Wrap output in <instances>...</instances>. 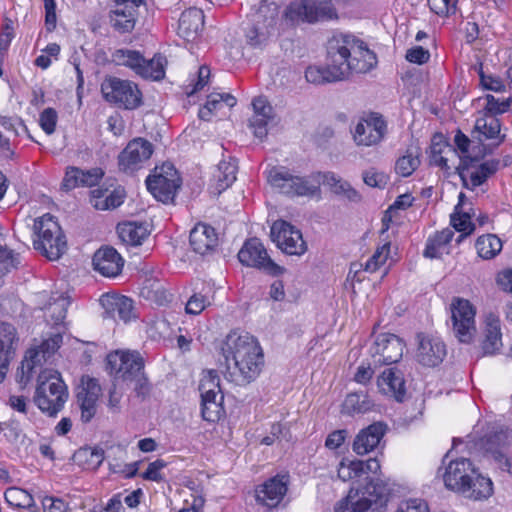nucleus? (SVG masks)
<instances>
[{
    "instance_id": "nucleus-1",
    "label": "nucleus",
    "mask_w": 512,
    "mask_h": 512,
    "mask_svg": "<svg viewBox=\"0 0 512 512\" xmlns=\"http://www.w3.org/2000/svg\"><path fill=\"white\" fill-rule=\"evenodd\" d=\"M225 359L224 377L237 386L255 381L264 366V355L258 341L248 333H229L221 346Z\"/></svg>"
},
{
    "instance_id": "nucleus-2",
    "label": "nucleus",
    "mask_w": 512,
    "mask_h": 512,
    "mask_svg": "<svg viewBox=\"0 0 512 512\" xmlns=\"http://www.w3.org/2000/svg\"><path fill=\"white\" fill-rule=\"evenodd\" d=\"M327 57L332 63H336L343 80L351 73H367L377 63L376 54L367 44L348 33H338L329 39Z\"/></svg>"
},
{
    "instance_id": "nucleus-3",
    "label": "nucleus",
    "mask_w": 512,
    "mask_h": 512,
    "mask_svg": "<svg viewBox=\"0 0 512 512\" xmlns=\"http://www.w3.org/2000/svg\"><path fill=\"white\" fill-rule=\"evenodd\" d=\"M106 370L114 382L133 384L138 396L149 392L148 380L144 374V361L138 352L116 350L106 357Z\"/></svg>"
},
{
    "instance_id": "nucleus-4",
    "label": "nucleus",
    "mask_w": 512,
    "mask_h": 512,
    "mask_svg": "<svg viewBox=\"0 0 512 512\" xmlns=\"http://www.w3.org/2000/svg\"><path fill=\"white\" fill-rule=\"evenodd\" d=\"M68 397L67 386L58 371L40 370L33 401L42 413L55 417L63 409Z\"/></svg>"
},
{
    "instance_id": "nucleus-5",
    "label": "nucleus",
    "mask_w": 512,
    "mask_h": 512,
    "mask_svg": "<svg viewBox=\"0 0 512 512\" xmlns=\"http://www.w3.org/2000/svg\"><path fill=\"white\" fill-rule=\"evenodd\" d=\"M34 231L37 235L34 248L49 260H57L65 253L66 238L54 216L47 213L35 219Z\"/></svg>"
},
{
    "instance_id": "nucleus-6",
    "label": "nucleus",
    "mask_w": 512,
    "mask_h": 512,
    "mask_svg": "<svg viewBox=\"0 0 512 512\" xmlns=\"http://www.w3.org/2000/svg\"><path fill=\"white\" fill-rule=\"evenodd\" d=\"M337 18L334 6L329 2L313 0H297L292 2L284 12V19L289 25L300 22L314 23L317 21Z\"/></svg>"
},
{
    "instance_id": "nucleus-7",
    "label": "nucleus",
    "mask_w": 512,
    "mask_h": 512,
    "mask_svg": "<svg viewBox=\"0 0 512 512\" xmlns=\"http://www.w3.org/2000/svg\"><path fill=\"white\" fill-rule=\"evenodd\" d=\"M103 98L120 108L136 109L141 105L142 94L138 86L115 76L106 77L101 84Z\"/></svg>"
},
{
    "instance_id": "nucleus-8",
    "label": "nucleus",
    "mask_w": 512,
    "mask_h": 512,
    "mask_svg": "<svg viewBox=\"0 0 512 512\" xmlns=\"http://www.w3.org/2000/svg\"><path fill=\"white\" fill-rule=\"evenodd\" d=\"M146 186L157 200L168 203L173 201L180 187V177L172 164L165 163L156 167L154 174L147 177Z\"/></svg>"
},
{
    "instance_id": "nucleus-9",
    "label": "nucleus",
    "mask_w": 512,
    "mask_h": 512,
    "mask_svg": "<svg viewBox=\"0 0 512 512\" xmlns=\"http://www.w3.org/2000/svg\"><path fill=\"white\" fill-rule=\"evenodd\" d=\"M451 321L455 337L461 343H470L475 335V308L463 298H454L450 305Z\"/></svg>"
},
{
    "instance_id": "nucleus-10",
    "label": "nucleus",
    "mask_w": 512,
    "mask_h": 512,
    "mask_svg": "<svg viewBox=\"0 0 512 512\" xmlns=\"http://www.w3.org/2000/svg\"><path fill=\"white\" fill-rule=\"evenodd\" d=\"M384 495L385 488L370 481L362 489H350L348 495L337 503L335 512H367Z\"/></svg>"
},
{
    "instance_id": "nucleus-11",
    "label": "nucleus",
    "mask_w": 512,
    "mask_h": 512,
    "mask_svg": "<svg viewBox=\"0 0 512 512\" xmlns=\"http://www.w3.org/2000/svg\"><path fill=\"white\" fill-rule=\"evenodd\" d=\"M268 182L281 193L290 196H313L319 191V186L312 184L307 177L294 176L284 168H272Z\"/></svg>"
},
{
    "instance_id": "nucleus-12",
    "label": "nucleus",
    "mask_w": 512,
    "mask_h": 512,
    "mask_svg": "<svg viewBox=\"0 0 512 512\" xmlns=\"http://www.w3.org/2000/svg\"><path fill=\"white\" fill-rule=\"evenodd\" d=\"M238 259L245 266L262 269L273 276L281 275L285 271L269 257L258 238H251L244 243L238 252Z\"/></svg>"
},
{
    "instance_id": "nucleus-13",
    "label": "nucleus",
    "mask_w": 512,
    "mask_h": 512,
    "mask_svg": "<svg viewBox=\"0 0 512 512\" xmlns=\"http://www.w3.org/2000/svg\"><path fill=\"white\" fill-rule=\"evenodd\" d=\"M387 133V123L378 113H370L362 117L352 132L357 146H376L380 144Z\"/></svg>"
},
{
    "instance_id": "nucleus-14",
    "label": "nucleus",
    "mask_w": 512,
    "mask_h": 512,
    "mask_svg": "<svg viewBox=\"0 0 512 512\" xmlns=\"http://www.w3.org/2000/svg\"><path fill=\"white\" fill-rule=\"evenodd\" d=\"M271 238L276 246L288 255L301 256L307 251L301 231L284 220L273 223Z\"/></svg>"
},
{
    "instance_id": "nucleus-15",
    "label": "nucleus",
    "mask_w": 512,
    "mask_h": 512,
    "mask_svg": "<svg viewBox=\"0 0 512 512\" xmlns=\"http://www.w3.org/2000/svg\"><path fill=\"white\" fill-rule=\"evenodd\" d=\"M154 151L153 144L141 137L128 142L118 156L119 169L126 173H132L143 167L150 159Z\"/></svg>"
},
{
    "instance_id": "nucleus-16",
    "label": "nucleus",
    "mask_w": 512,
    "mask_h": 512,
    "mask_svg": "<svg viewBox=\"0 0 512 512\" xmlns=\"http://www.w3.org/2000/svg\"><path fill=\"white\" fill-rule=\"evenodd\" d=\"M478 160L465 161L458 165L457 172L466 189L474 190L494 175L500 165L498 159L487 160L476 164Z\"/></svg>"
},
{
    "instance_id": "nucleus-17",
    "label": "nucleus",
    "mask_w": 512,
    "mask_h": 512,
    "mask_svg": "<svg viewBox=\"0 0 512 512\" xmlns=\"http://www.w3.org/2000/svg\"><path fill=\"white\" fill-rule=\"evenodd\" d=\"M405 349L404 341L395 334H379L372 347L374 362L379 365H391L397 363L403 357Z\"/></svg>"
},
{
    "instance_id": "nucleus-18",
    "label": "nucleus",
    "mask_w": 512,
    "mask_h": 512,
    "mask_svg": "<svg viewBox=\"0 0 512 512\" xmlns=\"http://www.w3.org/2000/svg\"><path fill=\"white\" fill-rule=\"evenodd\" d=\"M475 470L476 468L470 459L461 457L451 460L443 474L446 488L457 493L468 491V483L475 474Z\"/></svg>"
},
{
    "instance_id": "nucleus-19",
    "label": "nucleus",
    "mask_w": 512,
    "mask_h": 512,
    "mask_svg": "<svg viewBox=\"0 0 512 512\" xmlns=\"http://www.w3.org/2000/svg\"><path fill=\"white\" fill-rule=\"evenodd\" d=\"M102 395V388L98 380L83 376L77 388L76 399L81 410V420L88 423L96 415L97 403Z\"/></svg>"
},
{
    "instance_id": "nucleus-20",
    "label": "nucleus",
    "mask_w": 512,
    "mask_h": 512,
    "mask_svg": "<svg viewBox=\"0 0 512 512\" xmlns=\"http://www.w3.org/2000/svg\"><path fill=\"white\" fill-rule=\"evenodd\" d=\"M483 335L480 342L479 356H494L501 352L503 347L501 320L494 312H487L484 315Z\"/></svg>"
},
{
    "instance_id": "nucleus-21",
    "label": "nucleus",
    "mask_w": 512,
    "mask_h": 512,
    "mask_svg": "<svg viewBox=\"0 0 512 512\" xmlns=\"http://www.w3.org/2000/svg\"><path fill=\"white\" fill-rule=\"evenodd\" d=\"M18 342L17 329L10 323L0 322V383L6 378Z\"/></svg>"
},
{
    "instance_id": "nucleus-22",
    "label": "nucleus",
    "mask_w": 512,
    "mask_h": 512,
    "mask_svg": "<svg viewBox=\"0 0 512 512\" xmlns=\"http://www.w3.org/2000/svg\"><path fill=\"white\" fill-rule=\"evenodd\" d=\"M417 360L424 366L435 367L439 365L446 356V346L438 337L418 336Z\"/></svg>"
},
{
    "instance_id": "nucleus-23",
    "label": "nucleus",
    "mask_w": 512,
    "mask_h": 512,
    "mask_svg": "<svg viewBox=\"0 0 512 512\" xmlns=\"http://www.w3.org/2000/svg\"><path fill=\"white\" fill-rule=\"evenodd\" d=\"M288 482L287 475H276L268 479L256 488V500L268 507H276L287 492Z\"/></svg>"
},
{
    "instance_id": "nucleus-24",
    "label": "nucleus",
    "mask_w": 512,
    "mask_h": 512,
    "mask_svg": "<svg viewBox=\"0 0 512 512\" xmlns=\"http://www.w3.org/2000/svg\"><path fill=\"white\" fill-rule=\"evenodd\" d=\"M115 9L110 13V21L115 30L127 33L134 29L137 8L142 0H115Z\"/></svg>"
},
{
    "instance_id": "nucleus-25",
    "label": "nucleus",
    "mask_w": 512,
    "mask_h": 512,
    "mask_svg": "<svg viewBox=\"0 0 512 512\" xmlns=\"http://www.w3.org/2000/svg\"><path fill=\"white\" fill-rule=\"evenodd\" d=\"M473 137L480 143L493 141V146L498 147L505 141L506 135L501 134V122L497 117L484 115L478 112L473 129Z\"/></svg>"
},
{
    "instance_id": "nucleus-26",
    "label": "nucleus",
    "mask_w": 512,
    "mask_h": 512,
    "mask_svg": "<svg viewBox=\"0 0 512 512\" xmlns=\"http://www.w3.org/2000/svg\"><path fill=\"white\" fill-rule=\"evenodd\" d=\"M189 242L195 253L207 255L216 249L219 239L215 228L205 223H198L190 231Z\"/></svg>"
},
{
    "instance_id": "nucleus-27",
    "label": "nucleus",
    "mask_w": 512,
    "mask_h": 512,
    "mask_svg": "<svg viewBox=\"0 0 512 512\" xmlns=\"http://www.w3.org/2000/svg\"><path fill=\"white\" fill-rule=\"evenodd\" d=\"M387 426L375 422L359 431L353 442V451L357 455H365L376 449L386 433Z\"/></svg>"
},
{
    "instance_id": "nucleus-28",
    "label": "nucleus",
    "mask_w": 512,
    "mask_h": 512,
    "mask_svg": "<svg viewBox=\"0 0 512 512\" xmlns=\"http://www.w3.org/2000/svg\"><path fill=\"white\" fill-rule=\"evenodd\" d=\"M93 266L105 277H116L124 266V260L113 247H102L93 256Z\"/></svg>"
},
{
    "instance_id": "nucleus-29",
    "label": "nucleus",
    "mask_w": 512,
    "mask_h": 512,
    "mask_svg": "<svg viewBox=\"0 0 512 512\" xmlns=\"http://www.w3.org/2000/svg\"><path fill=\"white\" fill-rule=\"evenodd\" d=\"M377 387L380 393L402 402L406 396V385L401 371L388 368L377 378Z\"/></svg>"
},
{
    "instance_id": "nucleus-30",
    "label": "nucleus",
    "mask_w": 512,
    "mask_h": 512,
    "mask_svg": "<svg viewBox=\"0 0 512 512\" xmlns=\"http://www.w3.org/2000/svg\"><path fill=\"white\" fill-rule=\"evenodd\" d=\"M380 461L377 458H370L367 461L342 460L338 466V478L342 481H349L360 478L363 475L377 474L380 471Z\"/></svg>"
},
{
    "instance_id": "nucleus-31",
    "label": "nucleus",
    "mask_w": 512,
    "mask_h": 512,
    "mask_svg": "<svg viewBox=\"0 0 512 512\" xmlns=\"http://www.w3.org/2000/svg\"><path fill=\"white\" fill-rule=\"evenodd\" d=\"M203 25V11L195 7L189 8L180 16L178 34L187 41H194L202 31Z\"/></svg>"
},
{
    "instance_id": "nucleus-32",
    "label": "nucleus",
    "mask_w": 512,
    "mask_h": 512,
    "mask_svg": "<svg viewBox=\"0 0 512 512\" xmlns=\"http://www.w3.org/2000/svg\"><path fill=\"white\" fill-rule=\"evenodd\" d=\"M101 303L106 313L114 319L128 322L135 317L133 301L126 296L105 295Z\"/></svg>"
},
{
    "instance_id": "nucleus-33",
    "label": "nucleus",
    "mask_w": 512,
    "mask_h": 512,
    "mask_svg": "<svg viewBox=\"0 0 512 512\" xmlns=\"http://www.w3.org/2000/svg\"><path fill=\"white\" fill-rule=\"evenodd\" d=\"M454 230L445 228L428 237L423 255L429 259L441 258L450 253V243L454 237Z\"/></svg>"
},
{
    "instance_id": "nucleus-34",
    "label": "nucleus",
    "mask_w": 512,
    "mask_h": 512,
    "mask_svg": "<svg viewBox=\"0 0 512 512\" xmlns=\"http://www.w3.org/2000/svg\"><path fill=\"white\" fill-rule=\"evenodd\" d=\"M47 359V356L38 347L27 350L17 371L18 382L26 385L33 378L34 374L37 373V369H41Z\"/></svg>"
},
{
    "instance_id": "nucleus-35",
    "label": "nucleus",
    "mask_w": 512,
    "mask_h": 512,
    "mask_svg": "<svg viewBox=\"0 0 512 512\" xmlns=\"http://www.w3.org/2000/svg\"><path fill=\"white\" fill-rule=\"evenodd\" d=\"M328 64L322 66H309L305 71V78L309 83L321 85L341 81L342 72H339L336 63L328 59Z\"/></svg>"
},
{
    "instance_id": "nucleus-36",
    "label": "nucleus",
    "mask_w": 512,
    "mask_h": 512,
    "mask_svg": "<svg viewBox=\"0 0 512 512\" xmlns=\"http://www.w3.org/2000/svg\"><path fill=\"white\" fill-rule=\"evenodd\" d=\"M456 151L459 153L460 163L471 160H479L486 153V148L480 145H472V141L461 130H457L454 136Z\"/></svg>"
},
{
    "instance_id": "nucleus-37",
    "label": "nucleus",
    "mask_w": 512,
    "mask_h": 512,
    "mask_svg": "<svg viewBox=\"0 0 512 512\" xmlns=\"http://www.w3.org/2000/svg\"><path fill=\"white\" fill-rule=\"evenodd\" d=\"M75 465L84 470H96L104 460V450L98 447H81L72 456Z\"/></svg>"
},
{
    "instance_id": "nucleus-38",
    "label": "nucleus",
    "mask_w": 512,
    "mask_h": 512,
    "mask_svg": "<svg viewBox=\"0 0 512 512\" xmlns=\"http://www.w3.org/2000/svg\"><path fill=\"white\" fill-rule=\"evenodd\" d=\"M121 241L127 245L138 246L149 236V230L143 223L126 222L117 226Z\"/></svg>"
},
{
    "instance_id": "nucleus-39",
    "label": "nucleus",
    "mask_w": 512,
    "mask_h": 512,
    "mask_svg": "<svg viewBox=\"0 0 512 512\" xmlns=\"http://www.w3.org/2000/svg\"><path fill=\"white\" fill-rule=\"evenodd\" d=\"M323 184L328 186L330 190L339 196H342L349 201H359V193L348 183L342 180L333 172H326L322 175Z\"/></svg>"
},
{
    "instance_id": "nucleus-40",
    "label": "nucleus",
    "mask_w": 512,
    "mask_h": 512,
    "mask_svg": "<svg viewBox=\"0 0 512 512\" xmlns=\"http://www.w3.org/2000/svg\"><path fill=\"white\" fill-rule=\"evenodd\" d=\"M469 490L461 492L467 498L473 500L487 499L493 493V484L490 478L482 476L477 469L471 481L468 483Z\"/></svg>"
},
{
    "instance_id": "nucleus-41",
    "label": "nucleus",
    "mask_w": 512,
    "mask_h": 512,
    "mask_svg": "<svg viewBox=\"0 0 512 512\" xmlns=\"http://www.w3.org/2000/svg\"><path fill=\"white\" fill-rule=\"evenodd\" d=\"M223 394L216 395L212 393L211 395H202L201 396V415L205 421L208 422H216L218 421L222 414L224 413L223 408Z\"/></svg>"
},
{
    "instance_id": "nucleus-42",
    "label": "nucleus",
    "mask_w": 512,
    "mask_h": 512,
    "mask_svg": "<svg viewBox=\"0 0 512 512\" xmlns=\"http://www.w3.org/2000/svg\"><path fill=\"white\" fill-rule=\"evenodd\" d=\"M375 404L366 393H350L346 396L343 403V412L348 415L364 414L371 411Z\"/></svg>"
},
{
    "instance_id": "nucleus-43",
    "label": "nucleus",
    "mask_w": 512,
    "mask_h": 512,
    "mask_svg": "<svg viewBox=\"0 0 512 512\" xmlns=\"http://www.w3.org/2000/svg\"><path fill=\"white\" fill-rule=\"evenodd\" d=\"M224 105L232 108L236 105V98L231 94L212 93L207 97L205 106L200 109L199 117L209 121L214 111L221 109Z\"/></svg>"
},
{
    "instance_id": "nucleus-44",
    "label": "nucleus",
    "mask_w": 512,
    "mask_h": 512,
    "mask_svg": "<svg viewBox=\"0 0 512 512\" xmlns=\"http://www.w3.org/2000/svg\"><path fill=\"white\" fill-rule=\"evenodd\" d=\"M237 162L235 158L229 157V160H222L214 173L217 181V189L223 191L230 187L236 180Z\"/></svg>"
},
{
    "instance_id": "nucleus-45",
    "label": "nucleus",
    "mask_w": 512,
    "mask_h": 512,
    "mask_svg": "<svg viewBox=\"0 0 512 512\" xmlns=\"http://www.w3.org/2000/svg\"><path fill=\"white\" fill-rule=\"evenodd\" d=\"M111 57L116 65L126 66L140 76L144 56L139 51L124 48L117 49L112 53Z\"/></svg>"
},
{
    "instance_id": "nucleus-46",
    "label": "nucleus",
    "mask_w": 512,
    "mask_h": 512,
    "mask_svg": "<svg viewBox=\"0 0 512 512\" xmlns=\"http://www.w3.org/2000/svg\"><path fill=\"white\" fill-rule=\"evenodd\" d=\"M502 241L495 234H486L479 236L475 247L479 257L485 260L493 259L502 250Z\"/></svg>"
},
{
    "instance_id": "nucleus-47",
    "label": "nucleus",
    "mask_w": 512,
    "mask_h": 512,
    "mask_svg": "<svg viewBox=\"0 0 512 512\" xmlns=\"http://www.w3.org/2000/svg\"><path fill=\"white\" fill-rule=\"evenodd\" d=\"M52 301H50L45 307V316L47 321L51 322L53 325L58 326L64 323L66 318L67 308L70 304L67 297L63 295H58L57 297H52Z\"/></svg>"
},
{
    "instance_id": "nucleus-48",
    "label": "nucleus",
    "mask_w": 512,
    "mask_h": 512,
    "mask_svg": "<svg viewBox=\"0 0 512 512\" xmlns=\"http://www.w3.org/2000/svg\"><path fill=\"white\" fill-rule=\"evenodd\" d=\"M6 502L16 508L31 509L35 506L33 496L19 487H9L4 493Z\"/></svg>"
},
{
    "instance_id": "nucleus-49",
    "label": "nucleus",
    "mask_w": 512,
    "mask_h": 512,
    "mask_svg": "<svg viewBox=\"0 0 512 512\" xmlns=\"http://www.w3.org/2000/svg\"><path fill=\"white\" fill-rule=\"evenodd\" d=\"M166 64V58L160 54L155 55L149 61L144 58V63L141 65L142 70L140 76L143 78H151L153 80H161L165 76Z\"/></svg>"
},
{
    "instance_id": "nucleus-50",
    "label": "nucleus",
    "mask_w": 512,
    "mask_h": 512,
    "mask_svg": "<svg viewBox=\"0 0 512 512\" xmlns=\"http://www.w3.org/2000/svg\"><path fill=\"white\" fill-rule=\"evenodd\" d=\"M278 16V6L275 2H269L268 0H263L256 10V12L252 15L253 21L259 20L262 25L272 27L275 24V20Z\"/></svg>"
},
{
    "instance_id": "nucleus-51",
    "label": "nucleus",
    "mask_w": 512,
    "mask_h": 512,
    "mask_svg": "<svg viewBox=\"0 0 512 512\" xmlns=\"http://www.w3.org/2000/svg\"><path fill=\"white\" fill-rule=\"evenodd\" d=\"M451 224L455 230L463 233L458 237V243H460L465 236L470 235L475 229L470 214L462 212L461 210H455L451 215Z\"/></svg>"
},
{
    "instance_id": "nucleus-52",
    "label": "nucleus",
    "mask_w": 512,
    "mask_h": 512,
    "mask_svg": "<svg viewBox=\"0 0 512 512\" xmlns=\"http://www.w3.org/2000/svg\"><path fill=\"white\" fill-rule=\"evenodd\" d=\"M199 390L202 395H216L222 394L220 387V378L216 370H207L203 372V376L200 380Z\"/></svg>"
},
{
    "instance_id": "nucleus-53",
    "label": "nucleus",
    "mask_w": 512,
    "mask_h": 512,
    "mask_svg": "<svg viewBox=\"0 0 512 512\" xmlns=\"http://www.w3.org/2000/svg\"><path fill=\"white\" fill-rule=\"evenodd\" d=\"M486 104L484 108L479 111V113L484 115H490L497 117L499 114H503L509 110L511 106V99H499L495 98L493 95H486L485 97Z\"/></svg>"
},
{
    "instance_id": "nucleus-54",
    "label": "nucleus",
    "mask_w": 512,
    "mask_h": 512,
    "mask_svg": "<svg viewBox=\"0 0 512 512\" xmlns=\"http://www.w3.org/2000/svg\"><path fill=\"white\" fill-rule=\"evenodd\" d=\"M420 165L418 155L407 152L396 161L395 171L402 177L410 176Z\"/></svg>"
},
{
    "instance_id": "nucleus-55",
    "label": "nucleus",
    "mask_w": 512,
    "mask_h": 512,
    "mask_svg": "<svg viewBox=\"0 0 512 512\" xmlns=\"http://www.w3.org/2000/svg\"><path fill=\"white\" fill-rule=\"evenodd\" d=\"M390 252L388 243L376 249L374 254L366 261L364 270L370 273L376 272L383 264L386 263Z\"/></svg>"
},
{
    "instance_id": "nucleus-56",
    "label": "nucleus",
    "mask_w": 512,
    "mask_h": 512,
    "mask_svg": "<svg viewBox=\"0 0 512 512\" xmlns=\"http://www.w3.org/2000/svg\"><path fill=\"white\" fill-rule=\"evenodd\" d=\"M253 22V26L246 32V37L250 45L259 46L266 41L270 27L262 25L259 20Z\"/></svg>"
},
{
    "instance_id": "nucleus-57",
    "label": "nucleus",
    "mask_w": 512,
    "mask_h": 512,
    "mask_svg": "<svg viewBox=\"0 0 512 512\" xmlns=\"http://www.w3.org/2000/svg\"><path fill=\"white\" fill-rule=\"evenodd\" d=\"M125 198V191L123 189H114L109 191L106 189L105 204H96L97 210H110L119 207Z\"/></svg>"
},
{
    "instance_id": "nucleus-58",
    "label": "nucleus",
    "mask_w": 512,
    "mask_h": 512,
    "mask_svg": "<svg viewBox=\"0 0 512 512\" xmlns=\"http://www.w3.org/2000/svg\"><path fill=\"white\" fill-rule=\"evenodd\" d=\"M58 120V114L54 108L44 109L39 117V124L43 131L50 135L54 133Z\"/></svg>"
},
{
    "instance_id": "nucleus-59",
    "label": "nucleus",
    "mask_w": 512,
    "mask_h": 512,
    "mask_svg": "<svg viewBox=\"0 0 512 512\" xmlns=\"http://www.w3.org/2000/svg\"><path fill=\"white\" fill-rule=\"evenodd\" d=\"M272 118L273 117L253 114L249 121V126L253 129V133L257 138L263 139L264 137L267 136V125Z\"/></svg>"
},
{
    "instance_id": "nucleus-60",
    "label": "nucleus",
    "mask_w": 512,
    "mask_h": 512,
    "mask_svg": "<svg viewBox=\"0 0 512 512\" xmlns=\"http://www.w3.org/2000/svg\"><path fill=\"white\" fill-rule=\"evenodd\" d=\"M208 305L209 301L205 296L195 293L188 299L185 311L187 314L199 315Z\"/></svg>"
},
{
    "instance_id": "nucleus-61",
    "label": "nucleus",
    "mask_w": 512,
    "mask_h": 512,
    "mask_svg": "<svg viewBox=\"0 0 512 512\" xmlns=\"http://www.w3.org/2000/svg\"><path fill=\"white\" fill-rule=\"evenodd\" d=\"M123 392L117 388V383L113 382L107 394V407L109 412L117 414L121 411V400Z\"/></svg>"
},
{
    "instance_id": "nucleus-62",
    "label": "nucleus",
    "mask_w": 512,
    "mask_h": 512,
    "mask_svg": "<svg viewBox=\"0 0 512 512\" xmlns=\"http://www.w3.org/2000/svg\"><path fill=\"white\" fill-rule=\"evenodd\" d=\"M166 462L162 459H157L148 465L147 470L142 474V478L148 481L160 482L164 478L161 470L166 467Z\"/></svg>"
},
{
    "instance_id": "nucleus-63",
    "label": "nucleus",
    "mask_w": 512,
    "mask_h": 512,
    "mask_svg": "<svg viewBox=\"0 0 512 512\" xmlns=\"http://www.w3.org/2000/svg\"><path fill=\"white\" fill-rule=\"evenodd\" d=\"M81 169L78 167H68L62 181V187L65 190H72L81 186Z\"/></svg>"
},
{
    "instance_id": "nucleus-64",
    "label": "nucleus",
    "mask_w": 512,
    "mask_h": 512,
    "mask_svg": "<svg viewBox=\"0 0 512 512\" xmlns=\"http://www.w3.org/2000/svg\"><path fill=\"white\" fill-rule=\"evenodd\" d=\"M395 512H430L428 504L422 499L402 501Z\"/></svg>"
}]
</instances>
